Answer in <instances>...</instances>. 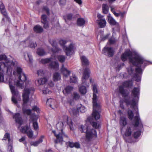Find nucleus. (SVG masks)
<instances>
[{
  "label": "nucleus",
  "instance_id": "obj_1",
  "mask_svg": "<svg viewBox=\"0 0 152 152\" xmlns=\"http://www.w3.org/2000/svg\"><path fill=\"white\" fill-rule=\"evenodd\" d=\"M133 86V82L132 80H128L124 81L122 83V86L119 87L118 91L122 95L124 98L123 101L127 106L130 105L133 107L136 105V102L134 99H130V96H128L129 93H126L124 88H131Z\"/></svg>",
  "mask_w": 152,
  "mask_h": 152
},
{
  "label": "nucleus",
  "instance_id": "obj_2",
  "mask_svg": "<svg viewBox=\"0 0 152 152\" xmlns=\"http://www.w3.org/2000/svg\"><path fill=\"white\" fill-rule=\"evenodd\" d=\"M92 86L93 92L92 99L93 110L92 115L95 119L97 120L100 118L99 113L96 110V108L99 107V105L97 102V98L96 94L98 93V91L96 84H94Z\"/></svg>",
  "mask_w": 152,
  "mask_h": 152
},
{
  "label": "nucleus",
  "instance_id": "obj_3",
  "mask_svg": "<svg viewBox=\"0 0 152 152\" xmlns=\"http://www.w3.org/2000/svg\"><path fill=\"white\" fill-rule=\"evenodd\" d=\"M13 74L15 75H19V80L14 82L15 85L18 87L23 88L24 86V81L26 80V78L25 74L22 72V69L19 67H17L16 71L14 72Z\"/></svg>",
  "mask_w": 152,
  "mask_h": 152
},
{
  "label": "nucleus",
  "instance_id": "obj_4",
  "mask_svg": "<svg viewBox=\"0 0 152 152\" xmlns=\"http://www.w3.org/2000/svg\"><path fill=\"white\" fill-rule=\"evenodd\" d=\"M136 115L134 118L133 122L132 125L134 127H139V130L134 132L133 137L135 139H137L141 134V131L143 129V125L141 121L138 111L136 113Z\"/></svg>",
  "mask_w": 152,
  "mask_h": 152
},
{
  "label": "nucleus",
  "instance_id": "obj_5",
  "mask_svg": "<svg viewBox=\"0 0 152 152\" xmlns=\"http://www.w3.org/2000/svg\"><path fill=\"white\" fill-rule=\"evenodd\" d=\"M129 61L135 66H138L139 65L143 64L144 68L151 64L150 61L145 60L139 55H136L134 57L129 58Z\"/></svg>",
  "mask_w": 152,
  "mask_h": 152
},
{
  "label": "nucleus",
  "instance_id": "obj_6",
  "mask_svg": "<svg viewBox=\"0 0 152 152\" xmlns=\"http://www.w3.org/2000/svg\"><path fill=\"white\" fill-rule=\"evenodd\" d=\"M6 64L4 63L1 62L0 63V82H7L9 81V79L7 77L5 76L4 77L3 72L6 70L7 72H10L12 71V68L9 66H6Z\"/></svg>",
  "mask_w": 152,
  "mask_h": 152
},
{
  "label": "nucleus",
  "instance_id": "obj_7",
  "mask_svg": "<svg viewBox=\"0 0 152 152\" xmlns=\"http://www.w3.org/2000/svg\"><path fill=\"white\" fill-rule=\"evenodd\" d=\"M28 84H26L22 94L24 105L27 103L29 100V94L33 92L34 88L33 87L28 88Z\"/></svg>",
  "mask_w": 152,
  "mask_h": 152
},
{
  "label": "nucleus",
  "instance_id": "obj_8",
  "mask_svg": "<svg viewBox=\"0 0 152 152\" xmlns=\"http://www.w3.org/2000/svg\"><path fill=\"white\" fill-rule=\"evenodd\" d=\"M9 87L12 95V101L13 103L16 104L17 103V100L20 99V96L17 90L15 89V87L11 85L10 83H9Z\"/></svg>",
  "mask_w": 152,
  "mask_h": 152
},
{
  "label": "nucleus",
  "instance_id": "obj_9",
  "mask_svg": "<svg viewBox=\"0 0 152 152\" xmlns=\"http://www.w3.org/2000/svg\"><path fill=\"white\" fill-rule=\"evenodd\" d=\"M86 140L89 142L90 141L93 137H96L97 134L95 129H89L86 131Z\"/></svg>",
  "mask_w": 152,
  "mask_h": 152
},
{
  "label": "nucleus",
  "instance_id": "obj_10",
  "mask_svg": "<svg viewBox=\"0 0 152 152\" xmlns=\"http://www.w3.org/2000/svg\"><path fill=\"white\" fill-rule=\"evenodd\" d=\"M2 60H5V63H4L6 64V66H9L11 68H13L15 66V63L8 60L6 56L4 55H0V61Z\"/></svg>",
  "mask_w": 152,
  "mask_h": 152
},
{
  "label": "nucleus",
  "instance_id": "obj_11",
  "mask_svg": "<svg viewBox=\"0 0 152 152\" xmlns=\"http://www.w3.org/2000/svg\"><path fill=\"white\" fill-rule=\"evenodd\" d=\"M102 52L105 54L107 53L108 56L110 57H113L114 53V50L112 48L107 47H104Z\"/></svg>",
  "mask_w": 152,
  "mask_h": 152
},
{
  "label": "nucleus",
  "instance_id": "obj_12",
  "mask_svg": "<svg viewBox=\"0 0 152 152\" xmlns=\"http://www.w3.org/2000/svg\"><path fill=\"white\" fill-rule=\"evenodd\" d=\"M52 132L56 137V139L54 140V142L55 144H57L63 141V136L62 133H59L58 131L56 132L55 130L53 131Z\"/></svg>",
  "mask_w": 152,
  "mask_h": 152
},
{
  "label": "nucleus",
  "instance_id": "obj_13",
  "mask_svg": "<svg viewBox=\"0 0 152 152\" xmlns=\"http://www.w3.org/2000/svg\"><path fill=\"white\" fill-rule=\"evenodd\" d=\"M140 91V89L138 88L135 87L133 88L132 91V95L134 97L133 99H134L136 104V101H137L139 99Z\"/></svg>",
  "mask_w": 152,
  "mask_h": 152
},
{
  "label": "nucleus",
  "instance_id": "obj_14",
  "mask_svg": "<svg viewBox=\"0 0 152 152\" xmlns=\"http://www.w3.org/2000/svg\"><path fill=\"white\" fill-rule=\"evenodd\" d=\"M13 118L15 119L16 123L19 125L18 127V129L23 124V121L20 113H18L15 114L13 116Z\"/></svg>",
  "mask_w": 152,
  "mask_h": 152
},
{
  "label": "nucleus",
  "instance_id": "obj_15",
  "mask_svg": "<svg viewBox=\"0 0 152 152\" xmlns=\"http://www.w3.org/2000/svg\"><path fill=\"white\" fill-rule=\"evenodd\" d=\"M75 44L71 43L68 47H67V56L73 55L75 53Z\"/></svg>",
  "mask_w": 152,
  "mask_h": 152
},
{
  "label": "nucleus",
  "instance_id": "obj_16",
  "mask_svg": "<svg viewBox=\"0 0 152 152\" xmlns=\"http://www.w3.org/2000/svg\"><path fill=\"white\" fill-rule=\"evenodd\" d=\"M134 127L132 125L127 127L124 134L126 136L130 137L131 136L132 133L134 130Z\"/></svg>",
  "mask_w": 152,
  "mask_h": 152
},
{
  "label": "nucleus",
  "instance_id": "obj_17",
  "mask_svg": "<svg viewBox=\"0 0 152 152\" xmlns=\"http://www.w3.org/2000/svg\"><path fill=\"white\" fill-rule=\"evenodd\" d=\"M132 52L130 51H126L122 54L121 56V59L123 61H125L127 60V57H131L132 56Z\"/></svg>",
  "mask_w": 152,
  "mask_h": 152
},
{
  "label": "nucleus",
  "instance_id": "obj_18",
  "mask_svg": "<svg viewBox=\"0 0 152 152\" xmlns=\"http://www.w3.org/2000/svg\"><path fill=\"white\" fill-rule=\"evenodd\" d=\"M93 120L92 117H89L87 118L86 121L90 123L93 128L96 129H99V124H98L96 122L92 121Z\"/></svg>",
  "mask_w": 152,
  "mask_h": 152
},
{
  "label": "nucleus",
  "instance_id": "obj_19",
  "mask_svg": "<svg viewBox=\"0 0 152 152\" xmlns=\"http://www.w3.org/2000/svg\"><path fill=\"white\" fill-rule=\"evenodd\" d=\"M47 104L52 109H54L56 107V102L54 99H48L47 101Z\"/></svg>",
  "mask_w": 152,
  "mask_h": 152
},
{
  "label": "nucleus",
  "instance_id": "obj_20",
  "mask_svg": "<svg viewBox=\"0 0 152 152\" xmlns=\"http://www.w3.org/2000/svg\"><path fill=\"white\" fill-rule=\"evenodd\" d=\"M0 10L1 13L6 18H8L7 13L6 12L5 6L1 1H0Z\"/></svg>",
  "mask_w": 152,
  "mask_h": 152
},
{
  "label": "nucleus",
  "instance_id": "obj_21",
  "mask_svg": "<svg viewBox=\"0 0 152 152\" xmlns=\"http://www.w3.org/2000/svg\"><path fill=\"white\" fill-rule=\"evenodd\" d=\"M49 42L53 47V48L51 49V51L53 53H56L60 50L57 47V43L55 41L50 40Z\"/></svg>",
  "mask_w": 152,
  "mask_h": 152
},
{
  "label": "nucleus",
  "instance_id": "obj_22",
  "mask_svg": "<svg viewBox=\"0 0 152 152\" xmlns=\"http://www.w3.org/2000/svg\"><path fill=\"white\" fill-rule=\"evenodd\" d=\"M80 59L82 65L83 66H87L89 65V62L88 59L84 56H83L80 57Z\"/></svg>",
  "mask_w": 152,
  "mask_h": 152
},
{
  "label": "nucleus",
  "instance_id": "obj_23",
  "mask_svg": "<svg viewBox=\"0 0 152 152\" xmlns=\"http://www.w3.org/2000/svg\"><path fill=\"white\" fill-rule=\"evenodd\" d=\"M90 72V71L89 69L87 68H86L84 70L83 79L86 80L88 79L89 76Z\"/></svg>",
  "mask_w": 152,
  "mask_h": 152
},
{
  "label": "nucleus",
  "instance_id": "obj_24",
  "mask_svg": "<svg viewBox=\"0 0 152 152\" xmlns=\"http://www.w3.org/2000/svg\"><path fill=\"white\" fill-rule=\"evenodd\" d=\"M68 143L69 147L71 148L75 147L76 148H79L80 147V145L78 142H73L69 141Z\"/></svg>",
  "mask_w": 152,
  "mask_h": 152
},
{
  "label": "nucleus",
  "instance_id": "obj_25",
  "mask_svg": "<svg viewBox=\"0 0 152 152\" xmlns=\"http://www.w3.org/2000/svg\"><path fill=\"white\" fill-rule=\"evenodd\" d=\"M96 21L98 25L100 28H103L106 26V22L104 19L97 20Z\"/></svg>",
  "mask_w": 152,
  "mask_h": 152
},
{
  "label": "nucleus",
  "instance_id": "obj_26",
  "mask_svg": "<svg viewBox=\"0 0 152 152\" xmlns=\"http://www.w3.org/2000/svg\"><path fill=\"white\" fill-rule=\"evenodd\" d=\"M25 43H29L28 46L31 48H34L37 46V44L36 42L30 41L27 39L24 41Z\"/></svg>",
  "mask_w": 152,
  "mask_h": 152
},
{
  "label": "nucleus",
  "instance_id": "obj_27",
  "mask_svg": "<svg viewBox=\"0 0 152 152\" xmlns=\"http://www.w3.org/2000/svg\"><path fill=\"white\" fill-rule=\"evenodd\" d=\"M44 138V136H42L39 139L37 140L35 142H31L30 143L31 145L37 146L40 143L42 142V139Z\"/></svg>",
  "mask_w": 152,
  "mask_h": 152
},
{
  "label": "nucleus",
  "instance_id": "obj_28",
  "mask_svg": "<svg viewBox=\"0 0 152 152\" xmlns=\"http://www.w3.org/2000/svg\"><path fill=\"white\" fill-rule=\"evenodd\" d=\"M34 31L37 33H40L43 31L42 28L40 26L37 25L33 28Z\"/></svg>",
  "mask_w": 152,
  "mask_h": 152
},
{
  "label": "nucleus",
  "instance_id": "obj_29",
  "mask_svg": "<svg viewBox=\"0 0 152 152\" xmlns=\"http://www.w3.org/2000/svg\"><path fill=\"white\" fill-rule=\"evenodd\" d=\"M30 119L31 120L33 123V126L34 130H36L38 129V123L37 121V119L34 118V117L31 116Z\"/></svg>",
  "mask_w": 152,
  "mask_h": 152
},
{
  "label": "nucleus",
  "instance_id": "obj_30",
  "mask_svg": "<svg viewBox=\"0 0 152 152\" xmlns=\"http://www.w3.org/2000/svg\"><path fill=\"white\" fill-rule=\"evenodd\" d=\"M79 16V15L78 14L73 15L71 13H69L67 14V20H74L78 18Z\"/></svg>",
  "mask_w": 152,
  "mask_h": 152
},
{
  "label": "nucleus",
  "instance_id": "obj_31",
  "mask_svg": "<svg viewBox=\"0 0 152 152\" xmlns=\"http://www.w3.org/2000/svg\"><path fill=\"white\" fill-rule=\"evenodd\" d=\"M77 110L78 112L84 113L86 111V108L80 104H77Z\"/></svg>",
  "mask_w": 152,
  "mask_h": 152
},
{
  "label": "nucleus",
  "instance_id": "obj_32",
  "mask_svg": "<svg viewBox=\"0 0 152 152\" xmlns=\"http://www.w3.org/2000/svg\"><path fill=\"white\" fill-rule=\"evenodd\" d=\"M47 80L45 78L40 79H38L36 81V83L38 86L44 84L46 82Z\"/></svg>",
  "mask_w": 152,
  "mask_h": 152
},
{
  "label": "nucleus",
  "instance_id": "obj_33",
  "mask_svg": "<svg viewBox=\"0 0 152 152\" xmlns=\"http://www.w3.org/2000/svg\"><path fill=\"white\" fill-rule=\"evenodd\" d=\"M85 23V21L83 18H79L77 20V24L79 26H83Z\"/></svg>",
  "mask_w": 152,
  "mask_h": 152
},
{
  "label": "nucleus",
  "instance_id": "obj_34",
  "mask_svg": "<svg viewBox=\"0 0 152 152\" xmlns=\"http://www.w3.org/2000/svg\"><path fill=\"white\" fill-rule=\"evenodd\" d=\"M119 123L120 125L125 126L127 124L126 118L124 117H121Z\"/></svg>",
  "mask_w": 152,
  "mask_h": 152
},
{
  "label": "nucleus",
  "instance_id": "obj_35",
  "mask_svg": "<svg viewBox=\"0 0 152 152\" xmlns=\"http://www.w3.org/2000/svg\"><path fill=\"white\" fill-rule=\"evenodd\" d=\"M38 55L40 56H42L46 54V53L44 50L42 48H38L37 51Z\"/></svg>",
  "mask_w": 152,
  "mask_h": 152
},
{
  "label": "nucleus",
  "instance_id": "obj_36",
  "mask_svg": "<svg viewBox=\"0 0 152 152\" xmlns=\"http://www.w3.org/2000/svg\"><path fill=\"white\" fill-rule=\"evenodd\" d=\"M102 10L103 13L104 14L108 13L109 11V7L107 4H102Z\"/></svg>",
  "mask_w": 152,
  "mask_h": 152
},
{
  "label": "nucleus",
  "instance_id": "obj_37",
  "mask_svg": "<svg viewBox=\"0 0 152 152\" xmlns=\"http://www.w3.org/2000/svg\"><path fill=\"white\" fill-rule=\"evenodd\" d=\"M79 129L81 133H86V131L88 130L89 129L88 126L86 125H81L80 126L79 128Z\"/></svg>",
  "mask_w": 152,
  "mask_h": 152
},
{
  "label": "nucleus",
  "instance_id": "obj_38",
  "mask_svg": "<svg viewBox=\"0 0 152 152\" xmlns=\"http://www.w3.org/2000/svg\"><path fill=\"white\" fill-rule=\"evenodd\" d=\"M127 116L128 118L130 120H132L134 116V114L132 111L129 109L127 112Z\"/></svg>",
  "mask_w": 152,
  "mask_h": 152
},
{
  "label": "nucleus",
  "instance_id": "obj_39",
  "mask_svg": "<svg viewBox=\"0 0 152 152\" xmlns=\"http://www.w3.org/2000/svg\"><path fill=\"white\" fill-rule=\"evenodd\" d=\"M61 79V76L59 73L55 72L53 75V80L55 81H57Z\"/></svg>",
  "mask_w": 152,
  "mask_h": 152
},
{
  "label": "nucleus",
  "instance_id": "obj_40",
  "mask_svg": "<svg viewBox=\"0 0 152 152\" xmlns=\"http://www.w3.org/2000/svg\"><path fill=\"white\" fill-rule=\"evenodd\" d=\"M66 41L64 40H61L60 41V44L63 49L65 52L66 54V47L65 45L66 43Z\"/></svg>",
  "mask_w": 152,
  "mask_h": 152
},
{
  "label": "nucleus",
  "instance_id": "obj_41",
  "mask_svg": "<svg viewBox=\"0 0 152 152\" xmlns=\"http://www.w3.org/2000/svg\"><path fill=\"white\" fill-rule=\"evenodd\" d=\"M51 67L54 69H57L59 67V64L58 62L54 61L52 62L50 64Z\"/></svg>",
  "mask_w": 152,
  "mask_h": 152
},
{
  "label": "nucleus",
  "instance_id": "obj_42",
  "mask_svg": "<svg viewBox=\"0 0 152 152\" xmlns=\"http://www.w3.org/2000/svg\"><path fill=\"white\" fill-rule=\"evenodd\" d=\"M113 12V14L115 16L118 17L120 16L121 19L123 18L125 13V12H121L120 11H119V13H117L115 12Z\"/></svg>",
  "mask_w": 152,
  "mask_h": 152
},
{
  "label": "nucleus",
  "instance_id": "obj_43",
  "mask_svg": "<svg viewBox=\"0 0 152 152\" xmlns=\"http://www.w3.org/2000/svg\"><path fill=\"white\" fill-rule=\"evenodd\" d=\"M86 88L84 86H81L79 88L80 93L83 94H84L86 93Z\"/></svg>",
  "mask_w": 152,
  "mask_h": 152
},
{
  "label": "nucleus",
  "instance_id": "obj_44",
  "mask_svg": "<svg viewBox=\"0 0 152 152\" xmlns=\"http://www.w3.org/2000/svg\"><path fill=\"white\" fill-rule=\"evenodd\" d=\"M63 126L64 123H63V122H58V124H56V125L57 129H58L59 130H61L63 133Z\"/></svg>",
  "mask_w": 152,
  "mask_h": 152
},
{
  "label": "nucleus",
  "instance_id": "obj_45",
  "mask_svg": "<svg viewBox=\"0 0 152 152\" xmlns=\"http://www.w3.org/2000/svg\"><path fill=\"white\" fill-rule=\"evenodd\" d=\"M136 66L137 67V68L135 69V71L136 72V73L142 74V70L141 68V65H139L138 66Z\"/></svg>",
  "mask_w": 152,
  "mask_h": 152
},
{
  "label": "nucleus",
  "instance_id": "obj_46",
  "mask_svg": "<svg viewBox=\"0 0 152 152\" xmlns=\"http://www.w3.org/2000/svg\"><path fill=\"white\" fill-rule=\"evenodd\" d=\"M108 21L111 25H115L116 24L115 20L111 17H109Z\"/></svg>",
  "mask_w": 152,
  "mask_h": 152
},
{
  "label": "nucleus",
  "instance_id": "obj_47",
  "mask_svg": "<svg viewBox=\"0 0 152 152\" xmlns=\"http://www.w3.org/2000/svg\"><path fill=\"white\" fill-rule=\"evenodd\" d=\"M51 58L42 59L39 61V62L42 64H45L50 62L51 61Z\"/></svg>",
  "mask_w": 152,
  "mask_h": 152
},
{
  "label": "nucleus",
  "instance_id": "obj_48",
  "mask_svg": "<svg viewBox=\"0 0 152 152\" xmlns=\"http://www.w3.org/2000/svg\"><path fill=\"white\" fill-rule=\"evenodd\" d=\"M133 78H134L135 80L137 82L140 81L141 80V77L137 73H135L134 74Z\"/></svg>",
  "mask_w": 152,
  "mask_h": 152
},
{
  "label": "nucleus",
  "instance_id": "obj_49",
  "mask_svg": "<svg viewBox=\"0 0 152 152\" xmlns=\"http://www.w3.org/2000/svg\"><path fill=\"white\" fill-rule=\"evenodd\" d=\"M80 97V95L79 94L75 92L73 93V98L74 99L77 100L79 99Z\"/></svg>",
  "mask_w": 152,
  "mask_h": 152
},
{
  "label": "nucleus",
  "instance_id": "obj_50",
  "mask_svg": "<svg viewBox=\"0 0 152 152\" xmlns=\"http://www.w3.org/2000/svg\"><path fill=\"white\" fill-rule=\"evenodd\" d=\"M61 72L65 77H66V69L64 67V64L62 65V66L61 69Z\"/></svg>",
  "mask_w": 152,
  "mask_h": 152
},
{
  "label": "nucleus",
  "instance_id": "obj_51",
  "mask_svg": "<svg viewBox=\"0 0 152 152\" xmlns=\"http://www.w3.org/2000/svg\"><path fill=\"white\" fill-rule=\"evenodd\" d=\"M77 78L75 75L70 77V83H76L77 82Z\"/></svg>",
  "mask_w": 152,
  "mask_h": 152
},
{
  "label": "nucleus",
  "instance_id": "obj_52",
  "mask_svg": "<svg viewBox=\"0 0 152 152\" xmlns=\"http://www.w3.org/2000/svg\"><path fill=\"white\" fill-rule=\"evenodd\" d=\"M127 71L128 73L131 76L133 75L134 69L132 66L130 67L129 68H128L127 69Z\"/></svg>",
  "mask_w": 152,
  "mask_h": 152
},
{
  "label": "nucleus",
  "instance_id": "obj_53",
  "mask_svg": "<svg viewBox=\"0 0 152 152\" xmlns=\"http://www.w3.org/2000/svg\"><path fill=\"white\" fill-rule=\"evenodd\" d=\"M26 56L28 58L29 61L31 62H32V58L31 55L30 53H26V54H25L24 55L25 58L26 60H27L28 59L26 58Z\"/></svg>",
  "mask_w": 152,
  "mask_h": 152
},
{
  "label": "nucleus",
  "instance_id": "obj_54",
  "mask_svg": "<svg viewBox=\"0 0 152 152\" xmlns=\"http://www.w3.org/2000/svg\"><path fill=\"white\" fill-rule=\"evenodd\" d=\"M23 111L24 114L30 115L31 113V110L29 109H27L24 108H23Z\"/></svg>",
  "mask_w": 152,
  "mask_h": 152
},
{
  "label": "nucleus",
  "instance_id": "obj_55",
  "mask_svg": "<svg viewBox=\"0 0 152 152\" xmlns=\"http://www.w3.org/2000/svg\"><path fill=\"white\" fill-rule=\"evenodd\" d=\"M41 22L42 23L48 22L47 16L45 15H43L41 16Z\"/></svg>",
  "mask_w": 152,
  "mask_h": 152
},
{
  "label": "nucleus",
  "instance_id": "obj_56",
  "mask_svg": "<svg viewBox=\"0 0 152 152\" xmlns=\"http://www.w3.org/2000/svg\"><path fill=\"white\" fill-rule=\"evenodd\" d=\"M28 129V126H25L24 127H22L21 129H20V131L24 133H25L27 131Z\"/></svg>",
  "mask_w": 152,
  "mask_h": 152
},
{
  "label": "nucleus",
  "instance_id": "obj_57",
  "mask_svg": "<svg viewBox=\"0 0 152 152\" xmlns=\"http://www.w3.org/2000/svg\"><path fill=\"white\" fill-rule=\"evenodd\" d=\"M26 133L27 134L28 137L30 138L32 137L33 136V133L31 130H28Z\"/></svg>",
  "mask_w": 152,
  "mask_h": 152
},
{
  "label": "nucleus",
  "instance_id": "obj_58",
  "mask_svg": "<svg viewBox=\"0 0 152 152\" xmlns=\"http://www.w3.org/2000/svg\"><path fill=\"white\" fill-rule=\"evenodd\" d=\"M57 58L58 61L61 63L64 62L65 59V57L63 56H59Z\"/></svg>",
  "mask_w": 152,
  "mask_h": 152
},
{
  "label": "nucleus",
  "instance_id": "obj_59",
  "mask_svg": "<svg viewBox=\"0 0 152 152\" xmlns=\"http://www.w3.org/2000/svg\"><path fill=\"white\" fill-rule=\"evenodd\" d=\"M42 10L45 11L47 14L49 15L50 14V10L47 6H45L42 8Z\"/></svg>",
  "mask_w": 152,
  "mask_h": 152
},
{
  "label": "nucleus",
  "instance_id": "obj_60",
  "mask_svg": "<svg viewBox=\"0 0 152 152\" xmlns=\"http://www.w3.org/2000/svg\"><path fill=\"white\" fill-rule=\"evenodd\" d=\"M7 139H8L9 141L10 140V135L9 133H6L4 135V138L2 140H6Z\"/></svg>",
  "mask_w": 152,
  "mask_h": 152
},
{
  "label": "nucleus",
  "instance_id": "obj_61",
  "mask_svg": "<svg viewBox=\"0 0 152 152\" xmlns=\"http://www.w3.org/2000/svg\"><path fill=\"white\" fill-rule=\"evenodd\" d=\"M73 88L72 87L67 86V94L72 91Z\"/></svg>",
  "mask_w": 152,
  "mask_h": 152
},
{
  "label": "nucleus",
  "instance_id": "obj_62",
  "mask_svg": "<svg viewBox=\"0 0 152 152\" xmlns=\"http://www.w3.org/2000/svg\"><path fill=\"white\" fill-rule=\"evenodd\" d=\"M32 110L34 111H36L37 113H39V108L36 106L33 107L32 108Z\"/></svg>",
  "mask_w": 152,
  "mask_h": 152
},
{
  "label": "nucleus",
  "instance_id": "obj_63",
  "mask_svg": "<svg viewBox=\"0 0 152 152\" xmlns=\"http://www.w3.org/2000/svg\"><path fill=\"white\" fill-rule=\"evenodd\" d=\"M42 92L43 94H45L50 93L51 92L48 88H46L45 89L43 90Z\"/></svg>",
  "mask_w": 152,
  "mask_h": 152
},
{
  "label": "nucleus",
  "instance_id": "obj_64",
  "mask_svg": "<svg viewBox=\"0 0 152 152\" xmlns=\"http://www.w3.org/2000/svg\"><path fill=\"white\" fill-rule=\"evenodd\" d=\"M109 34H107L106 35L104 36L102 38V40L104 41L106 39H107L109 36Z\"/></svg>",
  "mask_w": 152,
  "mask_h": 152
}]
</instances>
